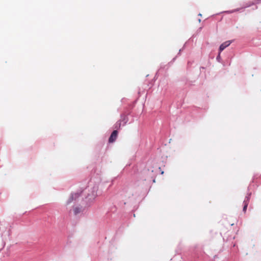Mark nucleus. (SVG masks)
Segmentation results:
<instances>
[{"instance_id":"f03ea898","label":"nucleus","mask_w":261,"mask_h":261,"mask_svg":"<svg viewBox=\"0 0 261 261\" xmlns=\"http://www.w3.org/2000/svg\"><path fill=\"white\" fill-rule=\"evenodd\" d=\"M231 43L230 41H227L224 43H223L219 47L220 52L223 50L226 47L228 46Z\"/></svg>"},{"instance_id":"20e7f679","label":"nucleus","mask_w":261,"mask_h":261,"mask_svg":"<svg viewBox=\"0 0 261 261\" xmlns=\"http://www.w3.org/2000/svg\"><path fill=\"white\" fill-rule=\"evenodd\" d=\"M248 201H249L248 197L247 198V200H245L244 201V207H243V211L244 212H245L246 210H247V206H248Z\"/></svg>"},{"instance_id":"0eeeda50","label":"nucleus","mask_w":261,"mask_h":261,"mask_svg":"<svg viewBox=\"0 0 261 261\" xmlns=\"http://www.w3.org/2000/svg\"><path fill=\"white\" fill-rule=\"evenodd\" d=\"M239 9H238L237 10H232V11H230V13H233V12H235L236 11H239Z\"/></svg>"},{"instance_id":"f257e3e1","label":"nucleus","mask_w":261,"mask_h":261,"mask_svg":"<svg viewBox=\"0 0 261 261\" xmlns=\"http://www.w3.org/2000/svg\"><path fill=\"white\" fill-rule=\"evenodd\" d=\"M117 135H118V131L116 130H114L112 132V133L111 134V135L109 138V142L110 143L114 142L116 140V139L117 137Z\"/></svg>"},{"instance_id":"423d86ee","label":"nucleus","mask_w":261,"mask_h":261,"mask_svg":"<svg viewBox=\"0 0 261 261\" xmlns=\"http://www.w3.org/2000/svg\"><path fill=\"white\" fill-rule=\"evenodd\" d=\"M80 212V210L79 208L75 207L74 208V213L75 214H77Z\"/></svg>"},{"instance_id":"39448f33","label":"nucleus","mask_w":261,"mask_h":261,"mask_svg":"<svg viewBox=\"0 0 261 261\" xmlns=\"http://www.w3.org/2000/svg\"><path fill=\"white\" fill-rule=\"evenodd\" d=\"M121 120L124 121V124H125L127 121V118L124 115L121 116Z\"/></svg>"},{"instance_id":"7ed1b4c3","label":"nucleus","mask_w":261,"mask_h":261,"mask_svg":"<svg viewBox=\"0 0 261 261\" xmlns=\"http://www.w3.org/2000/svg\"><path fill=\"white\" fill-rule=\"evenodd\" d=\"M79 196V195L78 193H74L71 194V195L68 200L67 203L70 204L72 201H73V200H75Z\"/></svg>"}]
</instances>
